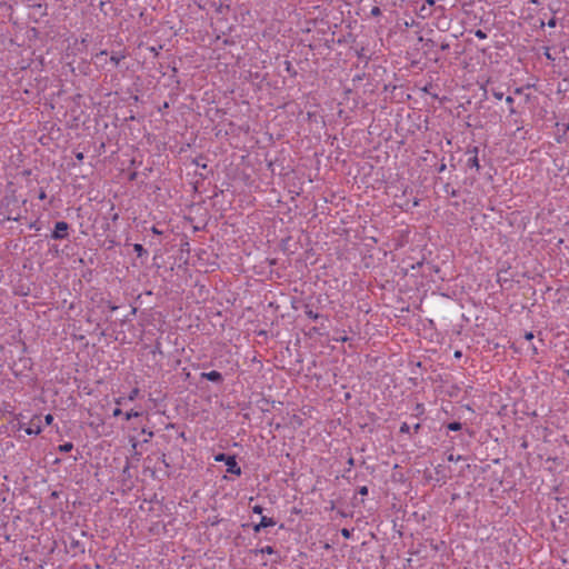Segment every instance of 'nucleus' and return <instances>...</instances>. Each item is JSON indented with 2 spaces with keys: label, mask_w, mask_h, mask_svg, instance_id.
Instances as JSON below:
<instances>
[{
  "label": "nucleus",
  "mask_w": 569,
  "mask_h": 569,
  "mask_svg": "<svg viewBox=\"0 0 569 569\" xmlns=\"http://www.w3.org/2000/svg\"><path fill=\"white\" fill-rule=\"evenodd\" d=\"M515 93L516 94H521L522 93V88H516L515 89Z\"/></svg>",
  "instance_id": "58836bf2"
},
{
  "label": "nucleus",
  "mask_w": 569,
  "mask_h": 569,
  "mask_svg": "<svg viewBox=\"0 0 569 569\" xmlns=\"http://www.w3.org/2000/svg\"><path fill=\"white\" fill-rule=\"evenodd\" d=\"M410 430H411V427L407 422H402L400 426V429H399V431L401 433H409Z\"/></svg>",
  "instance_id": "2eb2a0df"
},
{
  "label": "nucleus",
  "mask_w": 569,
  "mask_h": 569,
  "mask_svg": "<svg viewBox=\"0 0 569 569\" xmlns=\"http://www.w3.org/2000/svg\"><path fill=\"white\" fill-rule=\"evenodd\" d=\"M478 153L479 148L476 146L467 150V154H469V158L467 160V167L470 169H476L477 172H479L481 168L479 163Z\"/></svg>",
  "instance_id": "20e7f679"
},
{
  "label": "nucleus",
  "mask_w": 569,
  "mask_h": 569,
  "mask_svg": "<svg viewBox=\"0 0 569 569\" xmlns=\"http://www.w3.org/2000/svg\"><path fill=\"white\" fill-rule=\"evenodd\" d=\"M545 54H546L547 59L552 60V57H551V54L549 53L548 50H547V52Z\"/></svg>",
  "instance_id": "79ce46f5"
},
{
  "label": "nucleus",
  "mask_w": 569,
  "mask_h": 569,
  "mask_svg": "<svg viewBox=\"0 0 569 569\" xmlns=\"http://www.w3.org/2000/svg\"><path fill=\"white\" fill-rule=\"evenodd\" d=\"M427 1H428V3H429L430 6H433V3H435V1H433V0H427Z\"/></svg>",
  "instance_id": "49530a36"
},
{
  "label": "nucleus",
  "mask_w": 569,
  "mask_h": 569,
  "mask_svg": "<svg viewBox=\"0 0 569 569\" xmlns=\"http://www.w3.org/2000/svg\"><path fill=\"white\" fill-rule=\"evenodd\" d=\"M142 432L149 433L150 437L153 435L152 432H149V430L146 429H142Z\"/></svg>",
  "instance_id": "a18cd8bd"
},
{
  "label": "nucleus",
  "mask_w": 569,
  "mask_h": 569,
  "mask_svg": "<svg viewBox=\"0 0 569 569\" xmlns=\"http://www.w3.org/2000/svg\"><path fill=\"white\" fill-rule=\"evenodd\" d=\"M349 338L347 336H341V337H337L335 338L336 341H340V342H346Z\"/></svg>",
  "instance_id": "c85d7f7f"
},
{
  "label": "nucleus",
  "mask_w": 569,
  "mask_h": 569,
  "mask_svg": "<svg viewBox=\"0 0 569 569\" xmlns=\"http://www.w3.org/2000/svg\"><path fill=\"white\" fill-rule=\"evenodd\" d=\"M262 511H263V508L261 506H259V505L252 507V512L253 513L261 515Z\"/></svg>",
  "instance_id": "5701e85b"
},
{
  "label": "nucleus",
  "mask_w": 569,
  "mask_h": 569,
  "mask_svg": "<svg viewBox=\"0 0 569 569\" xmlns=\"http://www.w3.org/2000/svg\"><path fill=\"white\" fill-rule=\"evenodd\" d=\"M548 27L550 28H555L557 26V20L556 18H551L548 22H547Z\"/></svg>",
  "instance_id": "393cba45"
},
{
  "label": "nucleus",
  "mask_w": 569,
  "mask_h": 569,
  "mask_svg": "<svg viewBox=\"0 0 569 569\" xmlns=\"http://www.w3.org/2000/svg\"><path fill=\"white\" fill-rule=\"evenodd\" d=\"M568 375H569V371H568Z\"/></svg>",
  "instance_id": "8fccbe9b"
},
{
  "label": "nucleus",
  "mask_w": 569,
  "mask_h": 569,
  "mask_svg": "<svg viewBox=\"0 0 569 569\" xmlns=\"http://www.w3.org/2000/svg\"><path fill=\"white\" fill-rule=\"evenodd\" d=\"M142 432L149 433L150 437L153 435L152 432H149V430L146 429H142Z\"/></svg>",
  "instance_id": "c03bdc74"
},
{
  "label": "nucleus",
  "mask_w": 569,
  "mask_h": 569,
  "mask_svg": "<svg viewBox=\"0 0 569 569\" xmlns=\"http://www.w3.org/2000/svg\"><path fill=\"white\" fill-rule=\"evenodd\" d=\"M531 2H532V3H538V1H537V0H531Z\"/></svg>",
  "instance_id": "09e8293b"
},
{
  "label": "nucleus",
  "mask_w": 569,
  "mask_h": 569,
  "mask_svg": "<svg viewBox=\"0 0 569 569\" xmlns=\"http://www.w3.org/2000/svg\"><path fill=\"white\" fill-rule=\"evenodd\" d=\"M341 535H342L343 538L350 539L352 537V530L347 529V528H342L341 529Z\"/></svg>",
  "instance_id": "f3484780"
},
{
  "label": "nucleus",
  "mask_w": 569,
  "mask_h": 569,
  "mask_svg": "<svg viewBox=\"0 0 569 569\" xmlns=\"http://www.w3.org/2000/svg\"><path fill=\"white\" fill-rule=\"evenodd\" d=\"M38 198H39L40 200H44V199L47 198V193H46V191H44V190H40V192H39V194H38Z\"/></svg>",
  "instance_id": "cd10ccee"
},
{
  "label": "nucleus",
  "mask_w": 569,
  "mask_h": 569,
  "mask_svg": "<svg viewBox=\"0 0 569 569\" xmlns=\"http://www.w3.org/2000/svg\"><path fill=\"white\" fill-rule=\"evenodd\" d=\"M73 449L72 442H64L58 447V451L62 453L70 452Z\"/></svg>",
  "instance_id": "6e6552de"
},
{
  "label": "nucleus",
  "mask_w": 569,
  "mask_h": 569,
  "mask_svg": "<svg viewBox=\"0 0 569 569\" xmlns=\"http://www.w3.org/2000/svg\"><path fill=\"white\" fill-rule=\"evenodd\" d=\"M358 492H359V495H361V496H367V495H368V492H369L368 487H367V486H362V487H360V488H359V490H358Z\"/></svg>",
  "instance_id": "4be33fe9"
},
{
  "label": "nucleus",
  "mask_w": 569,
  "mask_h": 569,
  "mask_svg": "<svg viewBox=\"0 0 569 569\" xmlns=\"http://www.w3.org/2000/svg\"><path fill=\"white\" fill-rule=\"evenodd\" d=\"M305 313L309 319L313 321L318 320L320 317L318 312H315L312 309H309L308 307L306 308Z\"/></svg>",
  "instance_id": "9d476101"
},
{
  "label": "nucleus",
  "mask_w": 569,
  "mask_h": 569,
  "mask_svg": "<svg viewBox=\"0 0 569 569\" xmlns=\"http://www.w3.org/2000/svg\"><path fill=\"white\" fill-rule=\"evenodd\" d=\"M114 402H116L118 406H121V405H123V402H124V398H123V397H119V398H117V399L114 400Z\"/></svg>",
  "instance_id": "473e14b6"
},
{
  "label": "nucleus",
  "mask_w": 569,
  "mask_h": 569,
  "mask_svg": "<svg viewBox=\"0 0 569 569\" xmlns=\"http://www.w3.org/2000/svg\"><path fill=\"white\" fill-rule=\"evenodd\" d=\"M214 460L217 462H224L226 467H227V471L229 473H232V475H236V476H240L241 472H242L241 468L238 465L234 456H229V455H226V453H218V455L214 456Z\"/></svg>",
  "instance_id": "f257e3e1"
},
{
  "label": "nucleus",
  "mask_w": 569,
  "mask_h": 569,
  "mask_svg": "<svg viewBox=\"0 0 569 569\" xmlns=\"http://www.w3.org/2000/svg\"><path fill=\"white\" fill-rule=\"evenodd\" d=\"M447 428L450 431H459V430H461L462 425L458 421H452V422L448 423Z\"/></svg>",
  "instance_id": "9b49d317"
},
{
  "label": "nucleus",
  "mask_w": 569,
  "mask_h": 569,
  "mask_svg": "<svg viewBox=\"0 0 569 569\" xmlns=\"http://www.w3.org/2000/svg\"><path fill=\"white\" fill-rule=\"evenodd\" d=\"M492 96L497 99V100H501L503 98V92L500 91V90H496L493 89L492 90Z\"/></svg>",
  "instance_id": "6ab92c4d"
},
{
  "label": "nucleus",
  "mask_w": 569,
  "mask_h": 569,
  "mask_svg": "<svg viewBox=\"0 0 569 569\" xmlns=\"http://www.w3.org/2000/svg\"><path fill=\"white\" fill-rule=\"evenodd\" d=\"M127 57L123 51H113L110 56V62L113 63L114 67H118L119 63Z\"/></svg>",
  "instance_id": "0eeeda50"
},
{
  "label": "nucleus",
  "mask_w": 569,
  "mask_h": 569,
  "mask_svg": "<svg viewBox=\"0 0 569 569\" xmlns=\"http://www.w3.org/2000/svg\"><path fill=\"white\" fill-rule=\"evenodd\" d=\"M140 415H141V413H140L139 411L131 410V411L126 412V415H124V419H126L127 421H129V420H131L132 418H137V417H139Z\"/></svg>",
  "instance_id": "ddd939ff"
},
{
  "label": "nucleus",
  "mask_w": 569,
  "mask_h": 569,
  "mask_svg": "<svg viewBox=\"0 0 569 569\" xmlns=\"http://www.w3.org/2000/svg\"><path fill=\"white\" fill-rule=\"evenodd\" d=\"M142 432L149 433L150 437L153 435L152 432H149V430L146 429H142Z\"/></svg>",
  "instance_id": "37998d69"
},
{
  "label": "nucleus",
  "mask_w": 569,
  "mask_h": 569,
  "mask_svg": "<svg viewBox=\"0 0 569 569\" xmlns=\"http://www.w3.org/2000/svg\"><path fill=\"white\" fill-rule=\"evenodd\" d=\"M475 36L479 39H486L487 38V33L485 31H482L481 29H477L475 31Z\"/></svg>",
  "instance_id": "a211bd4d"
},
{
  "label": "nucleus",
  "mask_w": 569,
  "mask_h": 569,
  "mask_svg": "<svg viewBox=\"0 0 569 569\" xmlns=\"http://www.w3.org/2000/svg\"><path fill=\"white\" fill-rule=\"evenodd\" d=\"M18 428L23 429L28 436H38L42 431L41 419L39 416H33L28 427H24L22 422H19Z\"/></svg>",
  "instance_id": "f03ea898"
},
{
  "label": "nucleus",
  "mask_w": 569,
  "mask_h": 569,
  "mask_svg": "<svg viewBox=\"0 0 569 569\" xmlns=\"http://www.w3.org/2000/svg\"><path fill=\"white\" fill-rule=\"evenodd\" d=\"M370 14H371L372 17H379V16H381V10H380V8H379V7H373V8L371 9V11H370Z\"/></svg>",
  "instance_id": "aec40b11"
},
{
  "label": "nucleus",
  "mask_w": 569,
  "mask_h": 569,
  "mask_svg": "<svg viewBox=\"0 0 569 569\" xmlns=\"http://www.w3.org/2000/svg\"><path fill=\"white\" fill-rule=\"evenodd\" d=\"M446 168H447L446 163H441V164L439 166V168H438V172H442V171H445V170H446Z\"/></svg>",
  "instance_id": "f704fd0d"
},
{
  "label": "nucleus",
  "mask_w": 569,
  "mask_h": 569,
  "mask_svg": "<svg viewBox=\"0 0 569 569\" xmlns=\"http://www.w3.org/2000/svg\"><path fill=\"white\" fill-rule=\"evenodd\" d=\"M525 339L528 340V341H531L533 339V333L532 332H526Z\"/></svg>",
  "instance_id": "2f4dec72"
},
{
  "label": "nucleus",
  "mask_w": 569,
  "mask_h": 569,
  "mask_svg": "<svg viewBox=\"0 0 569 569\" xmlns=\"http://www.w3.org/2000/svg\"><path fill=\"white\" fill-rule=\"evenodd\" d=\"M76 159H77L78 161H82V160H83V153H82V152H78V153H76Z\"/></svg>",
  "instance_id": "72a5a7b5"
},
{
  "label": "nucleus",
  "mask_w": 569,
  "mask_h": 569,
  "mask_svg": "<svg viewBox=\"0 0 569 569\" xmlns=\"http://www.w3.org/2000/svg\"><path fill=\"white\" fill-rule=\"evenodd\" d=\"M139 393H140L139 388H133V389L129 392V395H128L127 399H128L129 401H133V400H136V399L138 398Z\"/></svg>",
  "instance_id": "f8f14e48"
},
{
  "label": "nucleus",
  "mask_w": 569,
  "mask_h": 569,
  "mask_svg": "<svg viewBox=\"0 0 569 569\" xmlns=\"http://www.w3.org/2000/svg\"><path fill=\"white\" fill-rule=\"evenodd\" d=\"M462 356L460 350L455 351V358H460Z\"/></svg>",
  "instance_id": "4c0bfd02"
},
{
  "label": "nucleus",
  "mask_w": 569,
  "mask_h": 569,
  "mask_svg": "<svg viewBox=\"0 0 569 569\" xmlns=\"http://www.w3.org/2000/svg\"><path fill=\"white\" fill-rule=\"evenodd\" d=\"M151 231H152V233H154V234H161V233H162V232H161L158 228H156V227H152V228H151Z\"/></svg>",
  "instance_id": "c9c22d12"
},
{
  "label": "nucleus",
  "mask_w": 569,
  "mask_h": 569,
  "mask_svg": "<svg viewBox=\"0 0 569 569\" xmlns=\"http://www.w3.org/2000/svg\"><path fill=\"white\" fill-rule=\"evenodd\" d=\"M506 102L509 104V107H513L515 99L511 96H507Z\"/></svg>",
  "instance_id": "a878e982"
},
{
  "label": "nucleus",
  "mask_w": 569,
  "mask_h": 569,
  "mask_svg": "<svg viewBox=\"0 0 569 569\" xmlns=\"http://www.w3.org/2000/svg\"><path fill=\"white\" fill-rule=\"evenodd\" d=\"M259 552H261V553H267V555H272V553H274V549H273V547H271V546H264V547H262V548L259 550Z\"/></svg>",
  "instance_id": "4468645a"
},
{
  "label": "nucleus",
  "mask_w": 569,
  "mask_h": 569,
  "mask_svg": "<svg viewBox=\"0 0 569 569\" xmlns=\"http://www.w3.org/2000/svg\"><path fill=\"white\" fill-rule=\"evenodd\" d=\"M348 463V470H350L355 466V459L353 457H350L347 461Z\"/></svg>",
  "instance_id": "bb28decb"
},
{
  "label": "nucleus",
  "mask_w": 569,
  "mask_h": 569,
  "mask_svg": "<svg viewBox=\"0 0 569 569\" xmlns=\"http://www.w3.org/2000/svg\"><path fill=\"white\" fill-rule=\"evenodd\" d=\"M565 127H566V131H569V123L565 124Z\"/></svg>",
  "instance_id": "de8ad7c7"
},
{
  "label": "nucleus",
  "mask_w": 569,
  "mask_h": 569,
  "mask_svg": "<svg viewBox=\"0 0 569 569\" xmlns=\"http://www.w3.org/2000/svg\"><path fill=\"white\" fill-rule=\"evenodd\" d=\"M8 220H13V221H18V217H11V216H8L7 217Z\"/></svg>",
  "instance_id": "a19ab883"
},
{
  "label": "nucleus",
  "mask_w": 569,
  "mask_h": 569,
  "mask_svg": "<svg viewBox=\"0 0 569 569\" xmlns=\"http://www.w3.org/2000/svg\"><path fill=\"white\" fill-rule=\"evenodd\" d=\"M420 428H421V425H420V423H416V425L413 426V431H415L416 433H418V432H419V430H420Z\"/></svg>",
  "instance_id": "e433bc0d"
},
{
  "label": "nucleus",
  "mask_w": 569,
  "mask_h": 569,
  "mask_svg": "<svg viewBox=\"0 0 569 569\" xmlns=\"http://www.w3.org/2000/svg\"><path fill=\"white\" fill-rule=\"evenodd\" d=\"M200 377H201V379H206L208 381H212V382H217V383L222 382V380H223L222 375L216 370H212L209 372H201Z\"/></svg>",
  "instance_id": "423d86ee"
},
{
  "label": "nucleus",
  "mask_w": 569,
  "mask_h": 569,
  "mask_svg": "<svg viewBox=\"0 0 569 569\" xmlns=\"http://www.w3.org/2000/svg\"><path fill=\"white\" fill-rule=\"evenodd\" d=\"M509 112H510V114H515L516 113V109L513 107H509Z\"/></svg>",
  "instance_id": "ea45409f"
},
{
  "label": "nucleus",
  "mask_w": 569,
  "mask_h": 569,
  "mask_svg": "<svg viewBox=\"0 0 569 569\" xmlns=\"http://www.w3.org/2000/svg\"><path fill=\"white\" fill-rule=\"evenodd\" d=\"M69 224L66 221H58L54 224V229L51 233V238L54 240H63L69 237L68 234Z\"/></svg>",
  "instance_id": "7ed1b4c3"
},
{
  "label": "nucleus",
  "mask_w": 569,
  "mask_h": 569,
  "mask_svg": "<svg viewBox=\"0 0 569 569\" xmlns=\"http://www.w3.org/2000/svg\"><path fill=\"white\" fill-rule=\"evenodd\" d=\"M133 251L137 253L138 257H142V256L147 254V250L140 243L133 244Z\"/></svg>",
  "instance_id": "1a4fd4ad"
},
{
  "label": "nucleus",
  "mask_w": 569,
  "mask_h": 569,
  "mask_svg": "<svg viewBox=\"0 0 569 569\" xmlns=\"http://www.w3.org/2000/svg\"><path fill=\"white\" fill-rule=\"evenodd\" d=\"M273 526H276V520L273 518L262 516L260 522L253 526V531L259 533L262 529Z\"/></svg>",
  "instance_id": "39448f33"
},
{
  "label": "nucleus",
  "mask_w": 569,
  "mask_h": 569,
  "mask_svg": "<svg viewBox=\"0 0 569 569\" xmlns=\"http://www.w3.org/2000/svg\"><path fill=\"white\" fill-rule=\"evenodd\" d=\"M53 422V416L51 413H48L44 416V423L47 426H50Z\"/></svg>",
  "instance_id": "412c9836"
},
{
  "label": "nucleus",
  "mask_w": 569,
  "mask_h": 569,
  "mask_svg": "<svg viewBox=\"0 0 569 569\" xmlns=\"http://www.w3.org/2000/svg\"><path fill=\"white\" fill-rule=\"evenodd\" d=\"M106 54H107V51H106V50H102V51H100V52H98V53L96 54V59H97V60H99V59H101V58H102L103 56H106Z\"/></svg>",
  "instance_id": "c756f323"
},
{
  "label": "nucleus",
  "mask_w": 569,
  "mask_h": 569,
  "mask_svg": "<svg viewBox=\"0 0 569 569\" xmlns=\"http://www.w3.org/2000/svg\"><path fill=\"white\" fill-rule=\"evenodd\" d=\"M113 417H118L122 415V410L120 408H116L112 412Z\"/></svg>",
  "instance_id": "7c9ffc66"
},
{
  "label": "nucleus",
  "mask_w": 569,
  "mask_h": 569,
  "mask_svg": "<svg viewBox=\"0 0 569 569\" xmlns=\"http://www.w3.org/2000/svg\"><path fill=\"white\" fill-rule=\"evenodd\" d=\"M416 411H417V415L423 413V411H425L423 405L422 403H417Z\"/></svg>",
  "instance_id": "b1692460"
},
{
  "label": "nucleus",
  "mask_w": 569,
  "mask_h": 569,
  "mask_svg": "<svg viewBox=\"0 0 569 569\" xmlns=\"http://www.w3.org/2000/svg\"><path fill=\"white\" fill-rule=\"evenodd\" d=\"M448 461L450 462H458L460 460H462V456L458 455V456H455L453 453H450L448 457H447Z\"/></svg>",
  "instance_id": "dca6fc26"
}]
</instances>
